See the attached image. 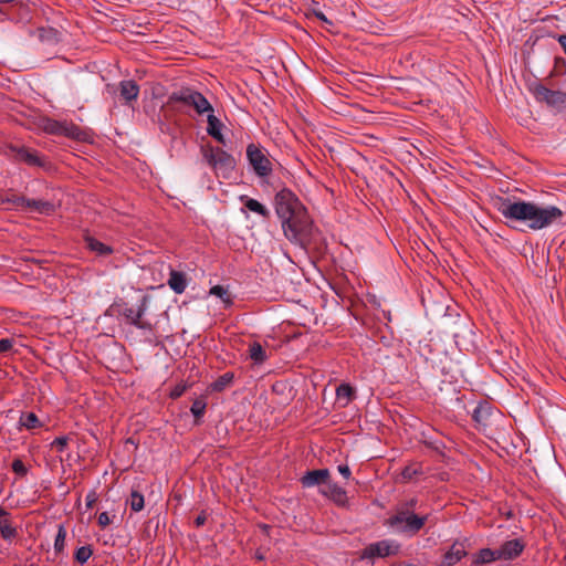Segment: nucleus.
Returning a JSON list of instances; mask_svg holds the SVG:
<instances>
[{
  "mask_svg": "<svg viewBox=\"0 0 566 566\" xmlns=\"http://www.w3.org/2000/svg\"><path fill=\"white\" fill-rule=\"evenodd\" d=\"M274 210L284 237L293 244L305 245L314 231L313 221L306 207L289 188H282L274 196Z\"/></svg>",
  "mask_w": 566,
  "mask_h": 566,
  "instance_id": "1",
  "label": "nucleus"
},
{
  "mask_svg": "<svg viewBox=\"0 0 566 566\" xmlns=\"http://www.w3.org/2000/svg\"><path fill=\"white\" fill-rule=\"evenodd\" d=\"M499 212L510 221L524 222L531 230H541L560 219L564 212L555 207H541L532 201L501 199Z\"/></svg>",
  "mask_w": 566,
  "mask_h": 566,
  "instance_id": "2",
  "label": "nucleus"
},
{
  "mask_svg": "<svg viewBox=\"0 0 566 566\" xmlns=\"http://www.w3.org/2000/svg\"><path fill=\"white\" fill-rule=\"evenodd\" d=\"M428 518L429 514L419 515L411 511H395L387 518L386 525L397 533L415 536L422 530Z\"/></svg>",
  "mask_w": 566,
  "mask_h": 566,
  "instance_id": "3",
  "label": "nucleus"
},
{
  "mask_svg": "<svg viewBox=\"0 0 566 566\" xmlns=\"http://www.w3.org/2000/svg\"><path fill=\"white\" fill-rule=\"evenodd\" d=\"M201 154L205 161L214 170L217 175L229 177L235 168L234 157L220 147L210 144L201 146Z\"/></svg>",
  "mask_w": 566,
  "mask_h": 566,
  "instance_id": "4",
  "label": "nucleus"
},
{
  "mask_svg": "<svg viewBox=\"0 0 566 566\" xmlns=\"http://www.w3.org/2000/svg\"><path fill=\"white\" fill-rule=\"evenodd\" d=\"M247 158L253 172L260 178L269 177L273 171L269 153L265 148L258 144H249L247 146Z\"/></svg>",
  "mask_w": 566,
  "mask_h": 566,
  "instance_id": "5",
  "label": "nucleus"
},
{
  "mask_svg": "<svg viewBox=\"0 0 566 566\" xmlns=\"http://www.w3.org/2000/svg\"><path fill=\"white\" fill-rule=\"evenodd\" d=\"M172 103H182L188 106H192L198 114H203L206 112H212V107L208 99L199 92L182 88L178 92H175L169 97Z\"/></svg>",
  "mask_w": 566,
  "mask_h": 566,
  "instance_id": "6",
  "label": "nucleus"
},
{
  "mask_svg": "<svg viewBox=\"0 0 566 566\" xmlns=\"http://www.w3.org/2000/svg\"><path fill=\"white\" fill-rule=\"evenodd\" d=\"M400 551V544L392 539H382L367 545L361 554L363 559H373L375 557L395 556Z\"/></svg>",
  "mask_w": 566,
  "mask_h": 566,
  "instance_id": "7",
  "label": "nucleus"
},
{
  "mask_svg": "<svg viewBox=\"0 0 566 566\" xmlns=\"http://www.w3.org/2000/svg\"><path fill=\"white\" fill-rule=\"evenodd\" d=\"M148 307V296L144 295L140 298V302L137 308L128 307L127 305L123 306L119 311V314L125 317L126 322L139 329H150L151 324L147 321L143 319Z\"/></svg>",
  "mask_w": 566,
  "mask_h": 566,
  "instance_id": "8",
  "label": "nucleus"
},
{
  "mask_svg": "<svg viewBox=\"0 0 566 566\" xmlns=\"http://www.w3.org/2000/svg\"><path fill=\"white\" fill-rule=\"evenodd\" d=\"M533 93L538 102H544L557 111L566 109V93L553 91L543 84H536L533 88Z\"/></svg>",
  "mask_w": 566,
  "mask_h": 566,
  "instance_id": "9",
  "label": "nucleus"
},
{
  "mask_svg": "<svg viewBox=\"0 0 566 566\" xmlns=\"http://www.w3.org/2000/svg\"><path fill=\"white\" fill-rule=\"evenodd\" d=\"M11 150L14 153V158L18 161L24 163L31 167H44L45 159L40 156L39 151L31 149L25 146H15L11 147Z\"/></svg>",
  "mask_w": 566,
  "mask_h": 566,
  "instance_id": "10",
  "label": "nucleus"
},
{
  "mask_svg": "<svg viewBox=\"0 0 566 566\" xmlns=\"http://www.w3.org/2000/svg\"><path fill=\"white\" fill-rule=\"evenodd\" d=\"M524 543L520 538H514L503 543L497 551L500 560H512L518 557L524 551Z\"/></svg>",
  "mask_w": 566,
  "mask_h": 566,
  "instance_id": "11",
  "label": "nucleus"
},
{
  "mask_svg": "<svg viewBox=\"0 0 566 566\" xmlns=\"http://www.w3.org/2000/svg\"><path fill=\"white\" fill-rule=\"evenodd\" d=\"M329 470L328 469H318V470H311L307 471L302 478H301V484L303 488H313V486H319V485H326L329 481Z\"/></svg>",
  "mask_w": 566,
  "mask_h": 566,
  "instance_id": "12",
  "label": "nucleus"
},
{
  "mask_svg": "<svg viewBox=\"0 0 566 566\" xmlns=\"http://www.w3.org/2000/svg\"><path fill=\"white\" fill-rule=\"evenodd\" d=\"M467 555L468 552L465 549L464 543L457 541L452 544L450 549L443 554L441 564L439 566H454Z\"/></svg>",
  "mask_w": 566,
  "mask_h": 566,
  "instance_id": "13",
  "label": "nucleus"
},
{
  "mask_svg": "<svg viewBox=\"0 0 566 566\" xmlns=\"http://www.w3.org/2000/svg\"><path fill=\"white\" fill-rule=\"evenodd\" d=\"M321 493L340 506H345L348 500L345 489L332 482L331 480L325 485V488L321 490Z\"/></svg>",
  "mask_w": 566,
  "mask_h": 566,
  "instance_id": "14",
  "label": "nucleus"
},
{
  "mask_svg": "<svg viewBox=\"0 0 566 566\" xmlns=\"http://www.w3.org/2000/svg\"><path fill=\"white\" fill-rule=\"evenodd\" d=\"M83 240L86 249L96 256H108L114 253V249L111 245L101 242L88 233L84 235Z\"/></svg>",
  "mask_w": 566,
  "mask_h": 566,
  "instance_id": "15",
  "label": "nucleus"
},
{
  "mask_svg": "<svg viewBox=\"0 0 566 566\" xmlns=\"http://www.w3.org/2000/svg\"><path fill=\"white\" fill-rule=\"evenodd\" d=\"M24 210L34 211V212L50 216V214L54 213L55 205L48 200L28 199L27 198Z\"/></svg>",
  "mask_w": 566,
  "mask_h": 566,
  "instance_id": "16",
  "label": "nucleus"
},
{
  "mask_svg": "<svg viewBox=\"0 0 566 566\" xmlns=\"http://www.w3.org/2000/svg\"><path fill=\"white\" fill-rule=\"evenodd\" d=\"M495 560H500L496 549L481 548L479 552L471 555V566H483Z\"/></svg>",
  "mask_w": 566,
  "mask_h": 566,
  "instance_id": "17",
  "label": "nucleus"
},
{
  "mask_svg": "<svg viewBox=\"0 0 566 566\" xmlns=\"http://www.w3.org/2000/svg\"><path fill=\"white\" fill-rule=\"evenodd\" d=\"M60 136L67 137L77 142L86 140L87 134L72 122L62 120Z\"/></svg>",
  "mask_w": 566,
  "mask_h": 566,
  "instance_id": "18",
  "label": "nucleus"
},
{
  "mask_svg": "<svg viewBox=\"0 0 566 566\" xmlns=\"http://www.w3.org/2000/svg\"><path fill=\"white\" fill-rule=\"evenodd\" d=\"M492 416V408L488 402H480L475 406L472 412V419L478 427L485 428L489 424V419Z\"/></svg>",
  "mask_w": 566,
  "mask_h": 566,
  "instance_id": "19",
  "label": "nucleus"
},
{
  "mask_svg": "<svg viewBox=\"0 0 566 566\" xmlns=\"http://www.w3.org/2000/svg\"><path fill=\"white\" fill-rule=\"evenodd\" d=\"M119 94L126 104L136 101L139 94V86L133 80H124L119 83Z\"/></svg>",
  "mask_w": 566,
  "mask_h": 566,
  "instance_id": "20",
  "label": "nucleus"
},
{
  "mask_svg": "<svg viewBox=\"0 0 566 566\" xmlns=\"http://www.w3.org/2000/svg\"><path fill=\"white\" fill-rule=\"evenodd\" d=\"M208 127H207V133L212 137L214 138L218 143L222 144V145H226V140H224V137L221 133V128L223 126V124L221 123V120L219 118H217L212 112L208 115Z\"/></svg>",
  "mask_w": 566,
  "mask_h": 566,
  "instance_id": "21",
  "label": "nucleus"
},
{
  "mask_svg": "<svg viewBox=\"0 0 566 566\" xmlns=\"http://www.w3.org/2000/svg\"><path fill=\"white\" fill-rule=\"evenodd\" d=\"M38 126L49 135L60 136L62 120L43 116L39 118Z\"/></svg>",
  "mask_w": 566,
  "mask_h": 566,
  "instance_id": "22",
  "label": "nucleus"
},
{
  "mask_svg": "<svg viewBox=\"0 0 566 566\" xmlns=\"http://www.w3.org/2000/svg\"><path fill=\"white\" fill-rule=\"evenodd\" d=\"M240 200L244 205V207L250 211L258 213L265 219L270 217L269 209L261 202H259L256 199L250 198L248 196H241Z\"/></svg>",
  "mask_w": 566,
  "mask_h": 566,
  "instance_id": "23",
  "label": "nucleus"
},
{
  "mask_svg": "<svg viewBox=\"0 0 566 566\" xmlns=\"http://www.w3.org/2000/svg\"><path fill=\"white\" fill-rule=\"evenodd\" d=\"M0 535L7 542H11L18 536V530L11 521V515L0 520Z\"/></svg>",
  "mask_w": 566,
  "mask_h": 566,
  "instance_id": "24",
  "label": "nucleus"
},
{
  "mask_svg": "<svg viewBox=\"0 0 566 566\" xmlns=\"http://www.w3.org/2000/svg\"><path fill=\"white\" fill-rule=\"evenodd\" d=\"M248 353L255 365H262L268 359V354L259 342L251 343Z\"/></svg>",
  "mask_w": 566,
  "mask_h": 566,
  "instance_id": "25",
  "label": "nucleus"
},
{
  "mask_svg": "<svg viewBox=\"0 0 566 566\" xmlns=\"http://www.w3.org/2000/svg\"><path fill=\"white\" fill-rule=\"evenodd\" d=\"M168 284L175 293H184L187 287L185 274L182 272L171 271Z\"/></svg>",
  "mask_w": 566,
  "mask_h": 566,
  "instance_id": "26",
  "label": "nucleus"
},
{
  "mask_svg": "<svg viewBox=\"0 0 566 566\" xmlns=\"http://www.w3.org/2000/svg\"><path fill=\"white\" fill-rule=\"evenodd\" d=\"M19 424L28 430H35L43 427V422L34 412H22L19 419Z\"/></svg>",
  "mask_w": 566,
  "mask_h": 566,
  "instance_id": "27",
  "label": "nucleus"
},
{
  "mask_svg": "<svg viewBox=\"0 0 566 566\" xmlns=\"http://www.w3.org/2000/svg\"><path fill=\"white\" fill-rule=\"evenodd\" d=\"M234 374L232 371H227L223 375L219 376L211 385L210 388L212 391L221 392L228 386L233 382Z\"/></svg>",
  "mask_w": 566,
  "mask_h": 566,
  "instance_id": "28",
  "label": "nucleus"
},
{
  "mask_svg": "<svg viewBox=\"0 0 566 566\" xmlns=\"http://www.w3.org/2000/svg\"><path fill=\"white\" fill-rule=\"evenodd\" d=\"M336 397L338 400H345L344 406H346L355 399L356 391L349 384L343 382L336 388Z\"/></svg>",
  "mask_w": 566,
  "mask_h": 566,
  "instance_id": "29",
  "label": "nucleus"
},
{
  "mask_svg": "<svg viewBox=\"0 0 566 566\" xmlns=\"http://www.w3.org/2000/svg\"><path fill=\"white\" fill-rule=\"evenodd\" d=\"M126 504L129 505L133 512H140L145 506L144 495L137 490H132Z\"/></svg>",
  "mask_w": 566,
  "mask_h": 566,
  "instance_id": "30",
  "label": "nucleus"
},
{
  "mask_svg": "<svg viewBox=\"0 0 566 566\" xmlns=\"http://www.w3.org/2000/svg\"><path fill=\"white\" fill-rule=\"evenodd\" d=\"M210 294L219 297L226 305V307L232 305V296L228 287L223 285H214L210 289Z\"/></svg>",
  "mask_w": 566,
  "mask_h": 566,
  "instance_id": "31",
  "label": "nucleus"
},
{
  "mask_svg": "<svg viewBox=\"0 0 566 566\" xmlns=\"http://www.w3.org/2000/svg\"><path fill=\"white\" fill-rule=\"evenodd\" d=\"M93 555V548L91 545L78 547L74 552V560L81 565H84Z\"/></svg>",
  "mask_w": 566,
  "mask_h": 566,
  "instance_id": "32",
  "label": "nucleus"
},
{
  "mask_svg": "<svg viewBox=\"0 0 566 566\" xmlns=\"http://www.w3.org/2000/svg\"><path fill=\"white\" fill-rule=\"evenodd\" d=\"M1 203H11L17 209L24 210V206L27 202V198L23 196H17V195H6L0 197Z\"/></svg>",
  "mask_w": 566,
  "mask_h": 566,
  "instance_id": "33",
  "label": "nucleus"
},
{
  "mask_svg": "<svg viewBox=\"0 0 566 566\" xmlns=\"http://www.w3.org/2000/svg\"><path fill=\"white\" fill-rule=\"evenodd\" d=\"M206 407L207 403L202 398H198L192 402L190 411L195 417L196 423H199L200 419L203 417Z\"/></svg>",
  "mask_w": 566,
  "mask_h": 566,
  "instance_id": "34",
  "label": "nucleus"
},
{
  "mask_svg": "<svg viewBox=\"0 0 566 566\" xmlns=\"http://www.w3.org/2000/svg\"><path fill=\"white\" fill-rule=\"evenodd\" d=\"M65 538H66V530L61 524L59 525L57 533L54 539V552L55 554H61L65 547Z\"/></svg>",
  "mask_w": 566,
  "mask_h": 566,
  "instance_id": "35",
  "label": "nucleus"
},
{
  "mask_svg": "<svg viewBox=\"0 0 566 566\" xmlns=\"http://www.w3.org/2000/svg\"><path fill=\"white\" fill-rule=\"evenodd\" d=\"M421 465L419 464H411L407 465L401 471V479L405 482H408L412 480L415 476L422 474Z\"/></svg>",
  "mask_w": 566,
  "mask_h": 566,
  "instance_id": "36",
  "label": "nucleus"
},
{
  "mask_svg": "<svg viewBox=\"0 0 566 566\" xmlns=\"http://www.w3.org/2000/svg\"><path fill=\"white\" fill-rule=\"evenodd\" d=\"M417 504H418V499L417 497H411V499H409L407 501L400 502L396 506L395 511H411V512H415V510L417 507Z\"/></svg>",
  "mask_w": 566,
  "mask_h": 566,
  "instance_id": "37",
  "label": "nucleus"
},
{
  "mask_svg": "<svg viewBox=\"0 0 566 566\" xmlns=\"http://www.w3.org/2000/svg\"><path fill=\"white\" fill-rule=\"evenodd\" d=\"M11 468L12 471L19 476H25L28 473V468L25 467L21 459H14L11 464Z\"/></svg>",
  "mask_w": 566,
  "mask_h": 566,
  "instance_id": "38",
  "label": "nucleus"
},
{
  "mask_svg": "<svg viewBox=\"0 0 566 566\" xmlns=\"http://www.w3.org/2000/svg\"><path fill=\"white\" fill-rule=\"evenodd\" d=\"M69 438L65 436L55 438L51 447L54 448L57 452H63L67 446Z\"/></svg>",
  "mask_w": 566,
  "mask_h": 566,
  "instance_id": "39",
  "label": "nucleus"
},
{
  "mask_svg": "<svg viewBox=\"0 0 566 566\" xmlns=\"http://www.w3.org/2000/svg\"><path fill=\"white\" fill-rule=\"evenodd\" d=\"M14 345V339L12 338H1L0 339V354H7L12 350Z\"/></svg>",
  "mask_w": 566,
  "mask_h": 566,
  "instance_id": "40",
  "label": "nucleus"
},
{
  "mask_svg": "<svg viewBox=\"0 0 566 566\" xmlns=\"http://www.w3.org/2000/svg\"><path fill=\"white\" fill-rule=\"evenodd\" d=\"M112 523L107 512H102L97 517V524L101 528L107 527Z\"/></svg>",
  "mask_w": 566,
  "mask_h": 566,
  "instance_id": "41",
  "label": "nucleus"
},
{
  "mask_svg": "<svg viewBox=\"0 0 566 566\" xmlns=\"http://www.w3.org/2000/svg\"><path fill=\"white\" fill-rule=\"evenodd\" d=\"M85 501H86V507L87 509H92L94 506V504L96 503L97 501V493L96 491H90L85 497Z\"/></svg>",
  "mask_w": 566,
  "mask_h": 566,
  "instance_id": "42",
  "label": "nucleus"
},
{
  "mask_svg": "<svg viewBox=\"0 0 566 566\" xmlns=\"http://www.w3.org/2000/svg\"><path fill=\"white\" fill-rule=\"evenodd\" d=\"M338 472L345 478V479H349L350 475H352V472H350V469L348 465L346 464H340L338 465Z\"/></svg>",
  "mask_w": 566,
  "mask_h": 566,
  "instance_id": "43",
  "label": "nucleus"
},
{
  "mask_svg": "<svg viewBox=\"0 0 566 566\" xmlns=\"http://www.w3.org/2000/svg\"><path fill=\"white\" fill-rule=\"evenodd\" d=\"M206 521H207V515H206V513H205V512H201V513H200V514L195 518V525H196L197 527H201V526H203V525H205Z\"/></svg>",
  "mask_w": 566,
  "mask_h": 566,
  "instance_id": "44",
  "label": "nucleus"
},
{
  "mask_svg": "<svg viewBox=\"0 0 566 566\" xmlns=\"http://www.w3.org/2000/svg\"><path fill=\"white\" fill-rule=\"evenodd\" d=\"M315 15H316L319 20H322V21H324V22H326V23H329V22H328V20H327V18L324 15V13H323V12H315Z\"/></svg>",
  "mask_w": 566,
  "mask_h": 566,
  "instance_id": "45",
  "label": "nucleus"
},
{
  "mask_svg": "<svg viewBox=\"0 0 566 566\" xmlns=\"http://www.w3.org/2000/svg\"><path fill=\"white\" fill-rule=\"evenodd\" d=\"M4 516H10V513L2 506H0V520L3 518Z\"/></svg>",
  "mask_w": 566,
  "mask_h": 566,
  "instance_id": "46",
  "label": "nucleus"
},
{
  "mask_svg": "<svg viewBox=\"0 0 566 566\" xmlns=\"http://www.w3.org/2000/svg\"><path fill=\"white\" fill-rule=\"evenodd\" d=\"M557 39L566 53V38H557Z\"/></svg>",
  "mask_w": 566,
  "mask_h": 566,
  "instance_id": "47",
  "label": "nucleus"
},
{
  "mask_svg": "<svg viewBox=\"0 0 566 566\" xmlns=\"http://www.w3.org/2000/svg\"><path fill=\"white\" fill-rule=\"evenodd\" d=\"M391 566H417V565L403 562V563H400L398 565H391Z\"/></svg>",
  "mask_w": 566,
  "mask_h": 566,
  "instance_id": "48",
  "label": "nucleus"
},
{
  "mask_svg": "<svg viewBox=\"0 0 566 566\" xmlns=\"http://www.w3.org/2000/svg\"><path fill=\"white\" fill-rule=\"evenodd\" d=\"M14 0H0V4H3V3H11L13 2Z\"/></svg>",
  "mask_w": 566,
  "mask_h": 566,
  "instance_id": "49",
  "label": "nucleus"
},
{
  "mask_svg": "<svg viewBox=\"0 0 566 566\" xmlns=\"http://www.w3.org/2000/svg\"><path fill=\"white\" fill-rule=\"evenodd\" d=\"M172 395H174V396H176V397H178V396H180V395H181V391L176 390V391H174V392H172Z\"/></svg>",
  "mask_w": 566,
  "mask_h": 566,
  "instance_id": "50",
  "label": "nucleus"
},
{
  "mask_svg": "<svg viewBox=\"0 0 566 566\" xmlns=\"http://www.w3.org/2000/svg\"><path fill=\"white\" fill-rule=\"evenodd\" d=\"M255 557H256L258 559H263V555H262V554H259V553H256Z\"/></svg>",
  "mask_w": 566,
  "mask_h": 566,
  "instance_id": "51",
  "label": "nucleus"
},
{
  "mask_svg": "<svg viewBox=\"0 0 566 566\" xmlns=\"http://www.w3.org/2000/svg\"><path fill=\"white\" fill-rule=\"evenodd\" d=\"M136 35H145L143 32H137Z\"/></svg>",
  "mask_w": 566,
  "mask_h": 566,
  "instance_id": "52",
  "label": "nucleus"
}]
</instances>
